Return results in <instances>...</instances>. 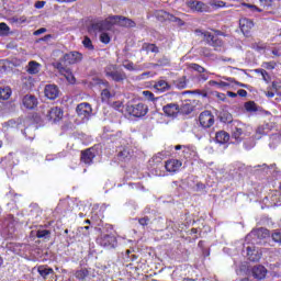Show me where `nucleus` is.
I'll return each instance as SVG.
<instances>
[{
	"mask_svg": "<svg viewBox=\"0 0 281 281\" xmlns=\"http://www.w3.org/2000/svg\"><path fill=\"white\" fill-rule=\"evenodd\" d=\"M82 61V54L78 52H70L68 54H65L59 61L54 64V67L56 70L59 71L61 76H65L68 82H75L76 78H74V75L71 74V69H69L66 65H76L77 63Z\"/></svg>",
	"mask_w": 281,
	"mask_h": 281,
	"instance_id": "obj_1",
	"label": "nucleus"
},
{
	"mask_svg": "<svg viewBox=\"0 0 281 281\" xmlns=\"http://www.w3.org/2000/svg\"><path fill=\"white\" fill-rule=\"evenodd\" d=\"M195 34L198 36H202L203 41L213 47L215 52H225V43H223L218 36L212 34L211 32L201 30H195Z\"/></svg>",
	"mask_w": 281,
	"mask_h": 281,
	"instance_id": "obj_2",
	"label": "nucleus"
},
{
	"mask_svg": "<svg viewBox=\"0 0 281 281\" xmlns=\"http://www.w3.org/2000/svg\"><path fill=\"white\" fill-rule=\"evenodd\" d=\"M104 71L106 78H111L114 82H124L126 80V72L119 70L115 65H108Z\"/></svg>",
	"mask_w": 281,
	"mask_h": 281,
	"instance_id": "obj_3",
	"label": "nucleus"
},
{
	"mask_svg": "<svg viewBox=\"0 0 281 281\" xmlns=\"http://www.w3.org/2000/svg\"><path fill=\"white\" fill-rule=\"evenodd\" d=\"M43 113L47 120H53V122L63 120V110L58 106L43 105Z\"/></svg>",
	"mask_w": 281,
	"mask_h": 281,
	"instance_id": "obj_4",
	"label": "nucleus"
},
{
	"mask_svg": "<svg viewBox=\"0 0 281 281\" xmlns=\"http://www.w3.org/2000/svg\"><path fill=\"white\" fill-rule=\"evenodd\" d=\"M126 111L134 117H144L148 113V105L144 103L132 104L127 105Z\"/></svg>",
	"mask_w": 281,
	"mask_h": 281,
	"instance_id": "obj_5",
	"label": "nucleus"
},
{
	"mask_svg": "<svg viewBox=\"0 0 281 281\" xmlns=\"http://www.w3.org/2000/svg\"><path fill=\"white\" fill-rule=\"evenodd\" d=\"M119 18H115V15L110 16L103 21H99L97 23L92 24V30L99 31V32H104L106 30H111L113 25L115 24V21H117Z\"/></svg>",
	"mask_w": 281,
	"mask_h": 281,
	"instance_id": "obj_6",
	"label": "nucleus"
},
{
	"mask_svg": "<svg viewBox=\"0 0 281 281\" xmlns=\"http://www.w3.org/2000/svg\"><path fill=\"white\" fill-rule=\"evenodd\" d=\"M76 112L81 120H89V117H91V113H93V109L91 108V104L85 102L77 105Z\"/></svg>",
	"mask_w": 281,
	"mask_h": 281,
	"instance_id": "obj_7",
	"label": "nucleus"
},
{
	"mask_svg": "<svg viewBox=\"0 0 281 281\" xmlns=\"http://www.w3.org/2000/svg\"><path fill=\"white\" fill-rule=\"evenodd\" d=\"M200 124L203 128H210L214 126V115L210 111H204L199 116Z\"/></svg>",
	"mask_w": 281,
	"mask_h": 281,
	"instance_id": "obj_8",
	"label": "nucleus"
},
{
	"mask_svg": "<svg viewBox=\"0 0 281 281\" xmlns=\"http://www.w3.org/2000/svg\"><path fill=\"white\" fill-rule=\"evenodd\" d=\"M22 104L25 109L33 110L38 106V99L34 94H26L22 98Z\"/></svg>",
	"mask_w": 281,
	"mask_h": 281,
	"instance_id": "obj_9",
	"label": "nucleus"
},
{
	"mask_svg": "<svg viewBox=\"0 0 281 281\" xmlns=\"http://www.w3.org/2000/svg\"><path fill=\"white\" fill-rule=\"evenodd\" d=\"M93 159H95V148L90 147L81 151V161H83V164L91 166V164H93Z\"/></svg>",
	"mask_w": 281,
	"mask_h": 281,
	"instance_id": "obj_10",
	"label": "nucleus"
},
{
	"mask_svg": "<svg viewBox=\"0 0 281 281\" xmlns=\"http://www.w3.org/2000/svg\"><path fill=\"white\" fill-rule=\"evenodd\" d=\"M162 111L167 117H177L179 115V104L177 103H168L162 108Z\"/></svg>",
	"mask_w": 281,
	"mask_h": 281,
	"instance_id": "obj_11",
	"label": "nucleus"
},
{
	"mask_svg": "<svg viewBox=\"0 0 281 281\" xmlns=\"http://www.w3.org/2000/svg\"><path fill=\"white\" fill-rule=\"evenodd\" d=\"M44 93L48 98V100H56V98L60 95V90L56 85H47L45 87Z\"/></svg>",
	"mask_w": 281,
	"mask_h": 281,
	"instance_id": "obj_12",
	"label": "nucleus"
},
{
	"mask_svg": "<svg viewBox=\"0 0 281 281\" xmlns=\"http://www.w3.org/2000/svg\"><path fill=\"white\" fill-rule=\"evenodd\" d=\"M251 274L255 280H265L267 278V268L265 266H255L251 269Z\"/></svg>",
	"mask_w": 281,
	"mask_h": 281,
	"instance_id": "obj_13",
	"label": "nucleus"
},
{
	"mask_svg": "<svg viewBox=\"0 0 281 281\" xmlns=\"http://www.w3.org/2000/svg\"><path fill=\"white\" fill-rule=\"evenodd\" d=\"M99 245H101V247H108L110 249L115 247V236H113V235H102L99 238Z\"/></svg>",
	"mask_w": 281,
	"mask_h": 281,
	"instance_id": "obj_14",
	"label": "nucleus"
},
{
	"mask_svg": "<svg viewBox=\"0 0 281 281\" xmlns=\"http://www.w3.org/2000/svg\"><path fill=\"white\" fill-rule=\"evenodd\" d=\"M187 5L191 10H195V12H207V4L201 1L190 0L187 2Z\"/></svg>",
	"mask_w": 281,
	"mask_h": 281,
	"instance_id": "obj_15",
	"label": "nucleus"
},
{
	"mask_svg": "<svg viewBox=\"0 0 281 281\" xmlns=\"http://www.w3.org/2000/svg\"><path fill=\"white\" fill-rule=\"evenodd\" d=\"M247 258L251 262H258L260 258H262V252L256 250V247L254 246H247Z\"/></svg>",
	"mask_w": 281,
	"mask_h": 281,
	"instance_id": "obj_16",
	"label": "nucleus"
},
{
	"mask_svg": "<svg viewBox=\"0 0 281 281\" xmlns=\"http://www.w3.org/2000/svg\"><path fill=\"white\" fill-rule=\"evenodd\" d=\"M181 166H183V162H181V160L178 159L167 160L165 164L167 172H177V170H179Z\"/></svg>",
	"mask_w": 281,
	"mask_h": 281,
	"instance_id": "obj_17",
	"label": "nucleus"
},
{
	"mask_svg": "<svg viewBox=\"0 0 281 281\" xmlns=\"http://www.w3.org/2000/svg\"><path fill=\"white\" fill-rule=\"evenodd\" d=\"M115 20V24L116 25H121V27H135V21L128 19V18H124L122 15H114Z\"/></svg>",
	"mask_w": 281,
	"mask_h": 281,
	"instance_id": "obj_18",
	"label": "nucleus"
},
{
	"mask_svg": "<svg viewBox=\"0 0 281 281\" xmlns=\"http://www.w3.org/2000/svg\"><path fill=\"white\" fill-rule=\"evenodd\" d=\"M239 26H240L243 34H249V32H251V30L254 29V21H251L247 18L240 19Z\"/></svg>",
	"mask_w": 281,
	"mask_h": 281,
	"instance_id": "obj_19",
	"label": "nucleus"
},
{
	"mask_svg": "<svg viewBox=\"0 0 281 281\" xmlns=\"http://www.w3.org/2000/svg\"><path fill=\"white\" fill-rule=\"evenodd\" d=\"M155 16L158 21L164 23V21H177V16L164 11V10H158L155 12Z\"/></svg>",
	"mask_w": 281,
	"mask_h": 281,
	"instance_id": "obj_20",
	"label": "nucleus"
},
{
	"mask_svg": "<svg viewBox=\"0 0 281 281\" xmlns=\"http://www.w3.org/2000/svg\"><path fill=\"white\" fill-rule=\"evenodd\" d=\"M37 271L40 273V276H42V278L44 280H47L48 278L54 277V269L47 267V266H40L37 268Z\"/></svg>",
	"mask_w": 281,
	"mask_h": 281,
	"instance_id": "obj_21",
	"label": "nucleus"
},
{
	"mask_svg": "<svg viewBox=\"0 0 281 281\" xmlns=\"http://www.w3.org/2000/svg\"><path fill=\"white\" fill-rule=\"evenodd\" d=\"M170 65V59L166 56H162L160 59H158L157 64H147L145 65L146 69H150V67H168Z\"/></svg>",
	"mask_w": 281,
	"mask_h": 281,
	"instance_id": "obj_22",
	"label": "nucleus"
},
{
	"mask_svg": "<svg viewBox=\"0 0 281 281\" xmlns=\"http://www.w3.org/2000/svg\"><path fill=\"white\" fill-rule=\"evenodd\" d=\"M26 71L32 76L38 74V71H41V64H38L37 61H30L26 66Z\"/></svg>",
	"mask_w": 281,
	"mask_h": 281,
	"instance_id": "obj_23",
	"label": "nucleus"
},
{
	"mask_svg": "<svg viewBox=\"0 0 281 281\" xmlns=\"http://www.w3.org/2000/svg\"><path fill=\"white\" fill-rule=\"evenodd\" d=\"M215 139L218 144H227L229 142V134L225 131L217 132Z\"/></svg>",
	"mask_w": 281,
	"mask_h": 281,
	"instance_id": "obj_24",
	"label": "nucleus"
},
{
	"mask_svg": "<svg viewBox=\"0 0 281 281\" xmlns=\"http://www.w3.org/2000/svg\"><path fill=\"white\" fill-rule=\"evenodd\" d=\"M155 89H157L158 91H170V83H168V81L164 80V79H159L156 83H155Z\"/></svg>",
	"mask_w": 281,
	"mask_h": 281,
	"instance_id": "obj_25",
	"label": "nucleus"
},
{
	"mask_svg": "<svg viewBox=\"0 0 281 281\" xmlns=\"http://www.w3.org/2000/svg\"><path fill=\"white\" fill-rule=\"evenodd\" d=\"M232 137L234 139H241V137H243V127L240 126V123H238L237 125H233Z\"/></svg>",
	"mask_w": 281,
	"mask_h": 281,
	"instance_id": "obj_26",
	"label": "nucleus"
},
{
	"mask_svg": "<svg viewBox=\"0 0 281 281\" xmlns=\"http://www.w3.org/2000/svg\"><path fill=\"white\" fill-rule=\"evenodd\" d=\"M220 120H221V122H224L225 124H232V122H234V116L232 115V113H229L227 111H222L220 113Z\"/></svg>",
	"mask_w": 281,
	"mask_h": 281,
	"instance_id": "obj_27",
	"label": "nucleus"
},
{
	"mask_svg": "<svg viewBox=\"0 0 281 281\" xmlns=\"http://www.w3.org/2000/svg\"><path fill=\"white\" fill-rule=\"evenodd\" d=\"M10 95H12L10 87L0 88V100H10Z\"/></svg>",
	"mask_w": 281,
	"mask_h": 281,
	"instance_id": "obj_28",
	"label": "nucleus"
},
{
	"mask_svg": "<svg viewBox=\"0 0 281 281\" xmlns=\"http://www.w3.org/2000/svg\"><path fill=\"white\" fill-rule=\"evenodd\" d=\"M88 276H89L88 269L77 270L75 273V278H77V280H82V281H85Z\"/></svg>",
	"mask_w": 281,
	"mask_h": 281,
	"instance_id": "obj_29",
	"label": "nucleus"
},
{
	"mask_svg": "<svg viewBox=\"0 0 281 281\" xmlns=\"http://www.w3.org/2000/svg\"><path fill=\"white\" fill-rule=\"evenodd\" d=\"M252 234H256L258 238H267L269 237V229L267 228H258L257 231L252 232Z\"/></svg>",
	"mask_w": 281,
	"mask_h": 281,
	"instance_id": "obj_30",
	"label": "nucleus"
},
{
	"mask_svg": "<svg viewBox=\"0 0 281 281\" xmlns=\"http://www.w3.org/2000/svg\"><path fill=\"white\" fill-rule=\"evenodd\" d=\"M142 49L145 52H151L153 54L159 53V48L155 44H143Z\"/></svg>",
	"mask_w": 281,
	"mask_h": 281,
	"instance_id": "obj_31",
	"label": "nucleus"
},
{
	"mask_svg": "<svg viewBox=\"0 0 281 281\" xmlns=\"http://www.w3.org/2000/svg\"><path fill=\"white\" fill-rule=\"evenodd\" d=\"M176 85L178 89H186L188 87V78L186 76L179 78Z\"/></svg>",
	"mask_w": 281,
	"mask_h": 281,
	"instance_id": "obj_32",
	"label": "nucleus"
},
{
	"mask_svg": "<svg viewBox=\"0 0 281 281\" xmlns=\"http://www.w3.org/2000/svg\"><path fill=\"white\" fill-rule=\"evenodd\" d=\"M10 34V26L4 22L0 23V36H8Z\"/></svg>",
	"mask_w": 281,
	"mask_h": 281,
	"instance_id": "obj_33",
	"label": "nucleus"
},
{
	"mask_svg": "<svg viewBox=\"0 0 281 281\" xmlns=\"http://www.w3.org/2000/svg\"><path fill=\"white\" fill-rule=\"evenodd\" d=\"M36 236L37 238H49V236H52V232L47 229H38Z\"/></svg>",
	"mask_w": 281,
	"mask_h": 281,
	"instance_id": "obj_34",
	"label": "nucleus"
},
{
	"mask_svg": "<svg viewBox=\"0 0 281 281\" xmlns=\"http://www.w3.org/2000/svg\"><path fill=\"white\" fill-rule=\"evenodd\" d=\"M82 45L83 47H86V49L93 50V42H91V38H89V36L83 37Z\"/></svg>",
	"mask_w": 281,
	"mask_h": 281,
	"instance_id": "obj_35",
	"label": "nucleus"
},
{
	"mask_svg": "<svg viewBox=\"0 0 281 281\" xmlns=\"http://www.w3.org/2000/svg\"><path fill=\"white\" fill-rule=\"evenodd\" d=\"M262 135H267V131L265 130V126H259L255 134V139H262Z\"/></svg>",
	"mask_w": 281,
	"mask_h": 281,
	"instance_id": "obj_36",
	"label": "nucleus"
},
{
	"mask_svg": "<svg viewBox=\"0 0 281 281\" xmlns=\"http://www.w3.org/2000/svg\"><path fill=\"white\" fill-rule=\"evenodd\" d=\"M245 109L248 112H254V111H258V109L256 108V103L254 101H248L245 103Z\"/></svg>",
	"mask_w": 281,
	"mask_h": 281,
	"instance_id": "obj_37",
	"label": "nucleus"
},
{
	"mask_svg": "<svg viewBox=\"0 0 281 281\" xmlns=\"http://www.w3.org/2000/svg\"><path fill=\"white\" fill-rule=\"evenodd\" d=\"M190 68L198 71V74H205V68L199 64H190Z\"/></svg>",
	"mask_w": 281,
	"mask_h": 281,
	"instance_id": "obj_38",
	"label": "nucleus"
},
{
	"mask_svg": "<svg viewBox=\"0 0 281 281\" xmlns=\"http://www.w3.org/2000/svg\"><path fill=\"white\" fill-rule=\"evenodd\" d=\"M272 240L274 243H280L281 244V232L280 231H274L272 233Z\"/></svg>",
	"mask_w": 281,
	"mask_h": 281,
	"instance_id": "obj_39",
	"label": "nucleus"
},
{
	"mask_svg": "<svg viewBox=\"0 0 281 281\" xmlns=\"http://www.w3.org/2000/svg\"><path fill=\"white\" fill-rule=\"evenodd\" d=\"M119 157H121V159H128V157H131V150L123 149L122 151L119 153Z\"/></svg>",
	"mask_w": 281,
	"mask_h": 281,
	"instance_id": "obj_40",
	"label": "nucleus"
},
{
	"mask_svg": "<svg viewBox=\"0 0 281 281\" xmlns=\"http://www.w3.org/2000/svg\"><path fill=\"white\" fill-rule=\"evenodd\" d=\"M100 41L101 43L108 45V43H111V36H109L106 33H101Z\"/></svg>",
	"mask_w": 281,
	"mask_h": 281,
	"instance_id": "obj_41",
	"label": "nucleus"
},
{
	"mask_svg": "<svg viewBox=\"0 0 281 281\" xmlns=\"http://www.w3.org/2000/svg\"><path fill=\"white\" fill-rule=\"evenodd\" d=\"M201 54L202 56H205L206 58H212L213 54H212V49L204 47L201 49Z\"/></svg>",
	"mask_w": 281,
	"mask_h": 281,
	"instance_id": "obj_42",
	"label": "nucleus"
},
{
	"mask_svg": "<svg viewBox=\"0 0 281 281\" xmlns=\"http://www.w3.org/2000/svg\"><path fill=\"white\" fill-rule=\"evenodd\" d=\"M125 256L128 259V262H134V260H137L136 255H131V250H126Z\"/></svg>",
	"mask_w": 281,
	"mask_h": 281,
	"instance_id": "obj_43",
	"label": "nucleus"
},
{
	"mask_svg": "<svg viewBox=\"0 0 281 281\" xmlns=\"http://www.w3.org/2000/svg\"><path fill=\"white\" fill-rule=\"evenodd\" d=\"M123 67H124L125 69H128V71H135V69H137V68L133 65V63H131V61H127V63L123 64Z\"/></svg>",
	"mask_w": 281,
	"mask_h": 281,
	"instance_id": "obj_44",
	"label": "nucleus"
},
{
	"mask_svg": "<svg viewBox=\"0 0 281 281\" xmlns=\"http://www.w3.org/2000/svg\"><path fill=\"white\" fill-rule=\"evenodd\" d=\"M101 98L102 100H109V98H111V92L108 89L102 90Z\"/></svg>",
	"mask_w": 281,
	"mask_h": 281,
	"instance_id": "obj_45",
	"label": "nucleus"
},
{
	"mask_svg": "<svg viewBox=\"0 0 281 281\" xmlns=\"http://www.w3.org/2000/svg\"><path fill=\"white\" fill-rule=\"evenodd\" d=\"M139 225H142L143 227H146V225H148V223H150V218L148 217H143L138 220Z\"/></svg>",
	"mask_w": 281,
	"mask_h": 281,
	"instance_id": "obj_46",
	"label": "nucleus"
},
{
	"mask_svg": "<svg viewBox=\"0 0 281 281\" xmlns=\"http://www.w3.org/2000/svg\"><path fill=\"white\" fill-rule=\"evenodd\" d=\"M143 95H145L146 100L155 99V94H153V92H150V91H143Z\"/></svg>",
	"mask_w": 281,
	"mask_h": 281,
	"instance_id": "obj_47",
	"label": "nucleus"
},
{
	"mask_svg": "<svg viewBox=\"0 0 281 281\" xmlns=\"http://www.w3.org/2000/svg\"><path fill=\"white\" fill-rule=\"evenodd\" d=\"M45 32H47V29L42 27V29L35 31V32H34V35H35V36H38V35H41V34H45Z\"/></svg>",
	"mask_w": 281,
	"mask_h": 281,
	"instance_id": "obj_48",
	"label": "nucleus"
},
{
	"mask_svg": "<svg viewBox=\"0 0 281 281\" xmlns=\"http://www.w3.org/2000/svg\"><path fill=\"white\" fill-rule=\"evenodd\" d=\"M273 1L276 0H260V3H262V5L269 7L271 3H273Z\"/></svg>",
	"mask_w": 281,
	"mask_h": 281,
	"instance_id": "obj_49",
	"label": "nucleus"
},
{
	"mask_svg": "<svg viewBox=\"0 0 281 281\" xmlns=\"http://www.w3.org/2000/svg\"><path fill=\"white\" fill-rule=\"evenodd\" d=\"M266 68L267 69H276V63H273V61L266 63Z\"/></svg>",
	"mask_w": 281,
	"mask_h": 281,
	"instance_id": "obj_50",
	"label": "nucleus"
},
{
	"mask_svg": "<svg viewBox=\"0 0 281 281\" xmlns=\"http://www.w3.org/2000/svg\"><path fill=\"white\" fill-rule=\"evenodd\" d=\"M237 95H240V98H247V92H246V90H238L237 91Z\"/></svg>",
	"mask_w": 281,
	"mask_h": 281,
	"instance_id": "obj_51",
	"label": "nucleus"
},
{
	"mask_svg": "<svg viewBox=\"0 0 281 281\" xmlns=\"http://www.w3.org/2000/svg\"><path fill=\"white\" fill-rule=\"evenodd\" d=\"M213 82V85H218V87H229V85L227 83V82H225V81H222V82H216V81H212Z\"/></svg>",
	"mask_w": 281,
	"mask_h": 281,
	"instance_id": "obj_52",
	"label": "nucleus"
},
{
	"mask_svg": "<svg viewBox=\"0 0 281 281\" xmlns=\"http://www.w3.org/2000/svg\"><path fill=\"white\" fill-rule=\"evenodd\" d=\"M44 5H45V1H37L35 3V8H37V9L44 8Z\"/></svg>",
	"mask_w": 281,
	"mask_h": 281,
	"instance_id": "obj_53",
	"label": "nucleus"
},
{
	"mask_svg": "<svg viewBox=\"0 0 281 281\" xmlns=\"http://www.w3.org/2000/svg\"><path fill=\"white\" fill-rule=\"evenodd\" d=\"M172 23H178V25H183V22L181 19L176 18V20H170Z\"/></svg>",
	"mask_w": 281,
	"mask_h": 281,
	"instance_id": "obj_54",
	"label": "nucleus"
},
{
	"mask_svg": "<svg viewBox=\"0 0 281 281\" xmlns=\"http://www.w3.org/2000/svg\"><path fill=\"white\" fill-rule=\"evenodd\" d=\"M261 76L263 80L267 82V77L269 76V72H267V70H261Z\"/></svg>",
	"mask_w": 281,
	"mask_h": 281,
	"instance_id": "obj_55",
	"label": "nucleus"
},
{
	"mask_svg": "<svg viewBox=\"0 0 281 281\" xmlns=\"http://www.w3.org/2000/svg\"><path fill=\"white\" fill-rule=\"evenodd\" d=\"M227 95L229 98H237L238 97V93H235V92H232V91H227Z\"/></svg>",
	"mask_w": 281,
	"mask_h": 281,
	"instance_id": "obj_56",
	"label": "nucleus"
},
{
	"mask_svg": "<svg viewBox=\"0 0 281 281\" xmlns=\"http://www.w3.org/2000/svg\"><path fill=\"white\" fill-rule=\"evenodd\" d=\"M247 5H248V8H251V10H258V12H260V10L258 9V7L251 5V4H247Z\"/></svg>",
	"mask_w": 281,
	"mask_h": 281,
	"instance_id": "obj_57",
	"label": "nucleus"
},
{
	"mask_svg": "<svg viewBox=\"0 0 281 281\" xmlns=\"http://www.w3.org/2000/svg\"><path fill=\"white\" fill-rule=\"evenodd\" d=\"M181 148H183V145H176V146H175V149H176V150H181Z\"/></svg>",
	"mask_w": 281,
	"mask_h": 281,
	"instance_id": "obj_58",
	"label": "nucleus"
},
{
	"mask_svg": "<svg viewBox=\"0 0 281 281\" xmlns=\"http://www.w3.org/2000/svg\"><path fill=\"white\" fill-rule=\"evenodd\" d=\"M236 85H238L239 87H243L244 89H247V85L245 83L236 82Z\"/></svg>",
	"mask_w": 281,
	"mask_h": 281,
	"instance_id": "obj_59",
	"label": "nucleus"
},
{
	"mask_svg": "<svg viewBox=\"0 0 281 281\" xmlns=\"http://www.w3.org/2000/svg\"><path fill=\"white\" fill-rule=\"evenodd\" d=\"M221 60H224V61H232V58H225V57H221Z\"/></svg>",
	"mask_w": 281,
	"mask_h": 281,
	"instance_id": "obj_60",
	"label": "nucleus"
},
{
	"mask_svg": "<svg viewBox=\"0 0 281 281\" xmlns=\"http://www.w3.org/2000/svg\"><path fill=\"white\" fill-rule=\"evenodd\" d=\"M273 95H276L273 92H268V93H267V97H268V98H273Z\"/></svg>",
	"mask_w": 281,
	"mask_h": 281,
	"instance_id": "obj_61",
	"label": "nucleus"
},
{
	"mask_svg": "<svg viewBox=\"0 0 281 281\" xmlns=\"http://www.w3.org/2000/svg\"><path fill=\"white\" fill-rule=\"evenodd\" d=\"M47 38H52V35L44 36L43 41H47Z\"/></svg>",
	"mask_w": 281,
	"mask_h": 281,
	"instance_id": "obj_62",
	"label": "nucleus"
},
{
	"mask_svg": "<svg viewBox=\"0 0 281 281\" xmlns=\"http://www.w3.org/2000/svg\"><path fill=\"white\" fill-rule=\"evenodd\" d=\"M272 54H273V56H278V50H277V49H273V50H272Z\"/></svg>",
	"mask_w": 281,
	"mask_h": 281,
	"instance_id": "obj_63",
	"label": "nucleus"
},
{
	"mask_svg": "<svg viewBox=\"0 0 281 281\" xmlns=\"http://www.w3.org/2000/svg\"><path fill=\"white\" fill-rule=\"evenodd\" d=\"M183 281H194V279L184 278Z\"/></svg>",
	"mask_w": 281,
	"mask_h": 281,
	"instance_id": "obj_64",
	"label": "nucleus"
}]
</instances>
